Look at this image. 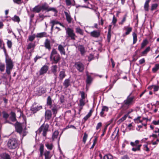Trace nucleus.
Masks as SVG:
<instances>
[{
    "label": "nucleus",
    "instance_id": "obj_28",
    "mask_svg": "<svg viewBox=\"0 0 159 159\" xmlns=\"http://www.w3.org/2000/svg\"><path fill=\"white\" fill-rule=\"evenodd\" d=\"M42 10L41 6L39 5L35 6L33 9L32 11L36 13H39Z\"/></svg>",
    "mask_w": 159,
    "mask_h": 159
},
{
    "label": "nucleus",
    "instance_id": "obj_47",
    "mask_svg": "<svg viewBox=\"0 0 159 159\" xmlns=\"http://www.w3.org/2000/svg\"><path fill=\"white\" fill-rule=\"evenodd\" d=\"M127 16L126 14L124 16L123 18L121 21L119 22V25H122L124 23L125 21L126 20Z\"/></svg>",
    "mask_w": 159,
    "mask_h": 159
},
{
    "label": "nucleus",
    "instance_id": "obj_32",
    "mask_svg": "<svg viewBox=\"0 0 159 159\" xmlns=\"http://www.w3.org/2000/svg\"><path fill=\"white\" fill-rule=\"evenodd\" d=\"M59 133L58 130H56L53 133L52 136V139L53 141H54L55 139L57 138Z\"/></svg>",
    "mask_w": 159,
    "mask_h": 159
},
{
    "label": "nucleus",
    "instance_id": "obj_10",
    "mask_svg": "<svg viewBox=\"0 0 159 159\" xmlns=\"http://www.w3.org/2000/svg\"><path fill=\"white\" fill-rule=\"evenodd\" d=\"M57 65H54L52 66L51 67V71L53 73L54 75L55 76V83H56L57 79Z\"/></svg>",
    "mask_w": 159,
    "mask_h": 159
},
{
    "label": "nucleus",
    "instance_id": "obj_22",
    "mask_svg": "<svg viewBox=\"0 0 159 159\" xmlns=\"http://www.w3.org/2000/svg\"><path fill=\"white\" fill-rule=\"evenodd\" d=\"M58 50L59 51L61 54H63L64 55H65L66 54V52L64 48V47L61 44H60L58 45Z\"/></svg>",
    "mask_w": 159,
    "mask_h": 159
},
{
    "label": "nucleus",
    "instance_id": "obj_16",
    "mask_svg": "<svg viewBox=\"0 0 159 159\" xmlns=\"http://www.w3.org/2000/svg\"><path fill=\"white\" fill-rule=\"evenodd\" d=\"M35 46V43L31 42L27 45V50L30 49V53L34 52V49Z\"/></svg>",
    "mask_w": 159,
    "mask_h": 159
},
{
    "label": "nucleus",
    "instance_id": "obj_49",
    "mask_svg": "<svg viewBox=\"0 0 159 159\" xmlns=\"http://www.w3.org/2000/svg\"><path fill=\"white\" fill-rule=\"evenodd\" d=\"M92 79L91 76L89 75H87V78L86 80V83L88 84H90L92 82Z\"/></svg>",
    "mask_w": 159,
    "mask_h": 159
},
{
    "label": "nucleus",
    "instance_id": "obj_24",
    "mask_svg": "<svg viewBox=\"0 0 159 159\" xmlns=\"http://www.w3.org/2000/svg\"><path fill=\"white\" fill-rule=\"evenodd\" d=\"M44 155L45 157V159H51L52 157L50 151L47 150L45 151L44 153Z\"/></svg>",
    "mask_w": 159,
    "mask_h": 159
},
{
    "label": "nucleus",
    "instance_id": "obj_42",
    "mask_svg": "<svg viewBox=\"0 0 159 159\" xmlns=\"http://www.w3.org/2000/svg\"><path fill=\"white\" fill-rule=\"evenodd\" d=\"M46 92V90L45 88H41L39 91V95H41L42 94Z\"/></svg>",
    "mask_w": 159,
    "mask_h": 159
},
{
    "label": "nucleus",
    "instance_id": "obj_11",
    "mask_svg": "<svg viewBox=\"0 0 159 159\" xmlns=\"http://www.w3.org/2000/svg\"><path fill=\"white\" fill-rule=\"evenodd\" d=\"M48 69V66L45 65L42 66L40 70L39 73L40 75H42L47 73Z\"/></svg>",
    "mask_w": 159,
    "mask_h": 159
},
{
    "label": "nucleus",
    "instance_id": "obj_4",
    "mask_svg": "<svg viewBox=\"0 0 159 159\" xmlns=\"http://www.w3.org/2000/svg\"><path fill=\"white\" fill-rule=\"evenodd\" d=\"M49 125L48 124H43L38 129L37 132L40 133L43 131L42 135L44 137H46L47 135V132L48 131Z\"/></svg>",
    "mask_w": 159,
    "mask_h": 159
},
{
    "label": "nucleus",
    "instance_id": "obj_56",
    "mask_svg": "<svg viewBox=\"0 0 159 159\" xmlns=\"http://www.w3.org/2000/svg\"><path fill=\"white\" fill-rule=\"evenodd\" d=\"M127 116L126 115L124 116L123 117H122L119 120L118 122L120 123H121L123 121L126 120Z\"/></svg>",
    "mask_w": 159,
    "mask_h": 159
},
{
    "label": "nucleus",
    "instance_id": "obj_37",
    "mask_svg": "<svg viewBox=\"0 0 159 159\" xmlns=\"http://www.w3.org/2000/svg\"><path fill=\"white\" fill-rule=\"evenodd\" d=\"M141 146V144H139L137 146L133 147H134L132 148V150L134 152L140 151V147Z\"/></svg>",
    "mask_w": 159,
    "mask_h": 159
},
{
    "label": "nucleus",
    "instance_id": "obj_23",
    "mask_svg": "<svg viewBox=\"0 0 159 159\" xmlns=\"http://www.w3.org/2000/svg\"><path fill=\"white\" fill-rule=\"evenodd\" d=\"M70 80L69 79H66L64 80L63 83V85L64 86V89H66L68 88L70 85Z\"/></svg>",
    "mask_w": 159,
    "mask_h": 159
},
{
    "label": "nucleus",
    "instance_id": "obj_30",
    "mask_svg": "<svg viewBox=\"0 0 159 159\" xmlns=\"http://www.w3.org/2000/svg\"><path fill=\"white\" fill-rule=\"evenodd\" d=\"M39 150L40 151V157H42L44 155V145L43 144H40Z\"/></svg>",
    "mask_w": 159,
    "mask_h": 159
},
{
    "label": "nucleus",
    "instance_id": "obj_52",
    "mask_svg": "<svg viewBox=\"0 0 159 159\" xmlns=\"http://www.w3.org/2000/svg\"><path fill=\"white\" fill-rule=\"evenodd\" d=\"M158 6L157 4H153L152 5L151 10L152 11H153L157 9Z\"/></svg>",
    "mask_w": 159,
    "mask_h": 159
},
{
    "label": "nucleus",
    "instance_id": "obj_2",
    "mask_svg": "<svg viewBox=\"0 0 159 159\" xmlns=\"http://www.w3.org/2000/svg\"><path fill=\"white\" fill-rule=\"evenodd\" d=\"M60 55L55 49L53 48L50 55V61H52V63L57 64L60 61Z\"/></svg>",
    "mask_w": 159,
    "mask_h": 159
},
{
    "label": "nucleus",
    "instance_id": "obj_50",
    "mask_svg": "<svg viewBox=\"0 0 159 159\" xmlns=\"http://www.w3.org/2000/svg\"><path fill=\"white\" fill-rule=\"evenodd\" d=\"M76 32L77 33H79L81 35L83 34V30L80 28H77L76 29Z\"/></svg>",
    "mask_w": 159,
    "mask_h": 159
},
{
    "label": "nucleus",
    "instance_id": "obj_12",
    "mask_svg": "<svg viewBox=\"0 0 159 159\" xmlns=\"http://www.w3.org/2000/svg\"><path fill=\"white\" fill-rule=\"evenodd\" d=\"M44 46L46 49L50 51L51 48V41L48 39H46L44 42Z\"/></svg>",
    "mask_w": 159,
    "mask_h": 159
},
{
    "label": "nucleus",
    "instance_id": "obj_62",
    "mask_svg": "<svg viewBox=\"0 0 159 159\" xmlns=\"http://www.w3.org/2000/svg\"><path fill=\"white\" fill-rule=\"evenodd\" d=\"M117 19L116 18L115 16H114L113 17L112 23V24L113 25H115L116 22H117Z\"/></svg>",
    "mask_w": 159,
    "mask_h": 159
},
{
    "label": "nucleus",
    "instance_id": "obj_46",
    "mask_svg": "<svg viewBox=\"0 0 159 159\" xmlns=\"http://www.w3.org/2000/svg\"><path fill=\"white\" fill-rule=\"evenodd\" d=\"M148 43L147 40L146 39L143 40L141 43V49L143 48Z\"/></svg>",
    "mask_w": 159,
    "mask_h": 159
},
{
    "label": "nucleus",
    "instance_id": "obj_14",
    "mask_svg": "<svg viewBox=\"0 0 159 159\" xmlns=\"http://www.w3.org/2000/svg\"><path fill=\"white\" fill-rule=\"evenodd\" d=\"M17 146V141L15 138L11 139V149L16 148Z\"/></svg>",
    "mask_w": 159,
    "mask_h": 159
},
{
    "label": "nucleus",
    "instance_id": "obj_8",
    "mask_svg": "<svg viewBox=\"0 0 159 159\" xmlns=\"http://www.w3.org/2000/svg\"><path fill=\"white\" fill-rule=\"evenodd\" d=\"M14 126L16 131L20 134H21L22 132L23 128L22 124L16 121V123L13 124Z\"/></svg>",
    "mask_w": 159,
    "mask_h": 159
},
{
    "label": "nucleus",
    "instance_id": "obj_64",
    "mask_svg": "<svg viewBox=\"0 0 159 159\" xmlns=\"http://www.w3.org/2000/svg\"><path fill=\"white\" fill-rule=\"evenodd\" d=\"M14 2L18 4H20L22 3V0H13Z\"/></svg>",
    "mask_w": 159,
    "mask_h": 159
},
{
    "label": "nucleus",
    "instance_id": "obj_7",
    "mask_svg": "<svg viewBox=\"0 0 159 159\" xmlns=\"http://www.w3.org/2000/svg\"><path fill=\"white\" fill-rule=\"evenodd\" d=\"M42 109V106L37 105L36 103L34 102L31 107L30 110L33 113H35Z\"/></svg>",
    "mask_w": 159,
    "mask_h": 159
},
{
    "label": "nucleus",
    "instance_id": "obj_15",
    "mask_svg": "<svg viewBox=\"0 0 159 159\" xmlns=\"http://www.w3.org/2000/svg\"><path fill=\"white\" fill-rule=\"evenodd\" d=\"M42 9L47 11H55L56 9L54 8L49 7L48 6L47 4H44L41 6Z\"/></svg>",
    "mask_w": 159,
    "mask_h": 159
},
{
    "label": "nucleus",
    "instance_id": "obj_53",
    "mask_svg": "<svg viewBox=\"0 0 159 159\" xmlns=\"http://www.w3.org/2000/svg\"><path fill=\"white\" fill-rule=\"evenodd\" d=\"M88 135L86 133L84 134V136L83 138V141L84 144L86 143V141L87 139Z\"/></svg>",
    "mask_w": 159,
    "mask_h": 159
},
{
    "label": "nucleus",
    "instance_id": "obj_45",
    "mask_svg": "<svg viewBox=\"0 0 159 159\" xmlns=\"http://www.w3.org/2000/svg\"><path fill=\"white\" fill-rule=\"evenodd\" d=\"M133 43L134 44L136 42L137 40V35L135 33H133Z\"/></svg>",
    "mask_w": 159,
    "mask_h": 159
},
{
    "label": "nucleus",
    "instance_id": "obj_39",
    "mask_svg": "<svg viewBox=\"0 0 159 159\" xmlns=\"http://www.w3.org/2000/svg\"><path fill=\"white\" fill-rule=\"evenodd\" d=\"M141 118V116H139L137 117L134 119V120L135 123L137 124H139L140 123H142L143 122V120H140V119Z\"/></svg>",
    "mask_w": 159,
    "mask_h": 159
},
{
    "label": "nucleus",
    "instance_id": "obj_38",
    "mask_svg": "<svg viewBox=\"0 0 159 159\" xmlns=\"http://www.w3.org/2000/svg\"><path fill=\"white\" fill-rule=\"evenodd\" d=\"M66 5L67 6H69L72 4L73 5H74L75 4V1L74 0H72L71 2L70 0H66Z\"/></svg>",
    "mask_w": 159,
    "mask_h": 159
},
{
    "label": "nucleus",
    "instance_id": "obj_31",
    "mask_svg": "<svg viewBox=\"0 0 159 159\" xmlns=\"http://www.w3.org/2000/svg\"><path fill=\"white\" fill-rule=\"evenodd\" d=\"M149 89H153L154 92L157 91L159 89V86L158 85H152L148 88Z\"/></svg>",
    "mask_w": 159,
    "mask_h": 159
},
{
    "label": "nucleus",
    "instance_id": "obj_13",
    "mask_svg": "<svg viewBox=\"0 0 159 159\" xmlns=\"http://www.w3.org/2000/svg\"><path fill=\"white\" fill-rule=\"evenodd\" d=\"M52 116V113L51 110H47L45 111V119L46 120H50Z\"/></svg>",
    "mask_w": 159,
    "mask_h": 159
},
{
    "label": "nucleus",
    "instance_id": "obj_48",
    "mask_svg": "<svg viewBox=\"0 0 159 159\" xmlns=\"http://www.w3.org/2000/svg\"><path fill=\"white\" fill-rule=\"evenodd\" d=\"M12 20L14 21H16L19 23L20 21V19L19 16L15 15L14 17L12 18Z\"/></svg>",
    "mask_w": 159,
    "mask_h": 159
},
{
    "label": "nucleus",
    "instance_id": "obj_33",
    "mask_svg": "<svg viewBox=\"0 0 159 159\" xmlns=\"http://www.w3.org/2000/svg\"><path fill=\"white\" fill-rule=\"evenodd\" d=\"M150 47H148L146 49L142 52L141 53V55L142 56H146L148 53L150 51Z\"/></svg>",
    "mask_w": 159,
    "mask_h": 159
},
{
    "label": "nucleus",
    "instance_id": "obj_44",
    "mask_svg": "<svg viewBox=\"0 0 159 159\" xmlns=\"http://www.w3.org/2000/svg\"><path fill=\"white\" fill-rule=\"evenodd\" d=\"M159 69V64H157L155 65L154 67L152 68V71L153 72H156Z\"/></svg>",
    "mask_w": 159,
    "mask_h": 159
},
{
    "label": "nucleus",
    "instance_id": "obj_3",
    "mask_svg": "<svg viewBox=\"0 0 159 159\" xmlns=\"http://www.w3.org/2000/svg\"><path fill=\"white\" fill-rule=\"evenodd\" d=\"M0 48L3 49L4 53L5 54L6 58V63L7 69L6 72L8 74H10V59H7L6 53V50L4 47V45L2 41L0 39Z\"/></svg>",
    "mask_w": 159,
    "mask_h": 159
},
{
    "label": "nucleus",
    "instance_id": "obj_36",
    "mask_svg": "<svg viewBox=\"0 0 159 159\" xmlns=\"http://www.w3.org/2000/svg\"><path fill=\"white\" fill-rule=\"evenodd\" d=\"M150 0H147L146 1L144 5V10L146 11H148L149 10V3Z\"/></svg>",
    "mask_w": 159,
    "mask_h": 159
},
{
    "label": "nucleus",
    "instance_id": "obj_5",
    "mask_svg": "<svg viewBox=\"0 0 159 159\" xmlns=\"http://www.w3.org/2000/svg\"><path fill=\"white\" fill-rule=\"evenodd\" d=\"M66 34L67 35V37L70 38L72 40H75L76 37L74 30L72 29L68 28L66 29Z\"/></svg>",
    "mask_w": 159,
    "mask_h": 159
},
{
    "label": "nucleus",
    "instance_id": "obj_25",
    "mask_svg": "<svg viewBox=\"0 0 159 159\" xmlns=\"http://www.w3.org/2000/svg\"><path fill=\"white\" fill-rule=\"evenodd\" d=\"M64 13L66 16L67 21L68 23H70L71 22L72 18L71 17L70 15L66 11L64 12Z\"/></svg>",
    "mask_w": 159,
    "mask_h": 159
},
{
    "label": "nucleus",
    "instance_id": "obj_21",
    "mask_svg": "<svg viewBox=\"0 0 159 159\" xmlns=\"http://www.w3.org/2000/svg\"><path fill=\"white\" fill-rule=\"evenodd\" d=\"M66 76L65 71L64 70L60 71L59 75V78L60 80H62Z\"/></svg>",
    "mask_w": 159,
    "mask_h": 159
},
{
    "label": "nucleus",
    "instance_id": "obj_60",
    "mask_svg": "<svg viewBox=\"0 0 159 159\" xmlns=\"http://www.w3.org/2000/svg\"><path fill=\"white\" fill-rule=\"evenodd\" d=\"M5 70V65L2 63H0V70L1 71H3Z\"/></svg>",
    "mask_w": 159,
    "mask_h": 159
},
{
    "label": "nucleus",
    "instance_id": "obj_19",
    "mask_svg": "<svg viewBox=\"0 0 159 159\" xmlns=\"http://www.w3.org/2000/svg\"><path fill=\"white\" fill-rule=\"evenodd\" d=\"M119 129L117 128H116L115 129L111 136V138L113 139H114L116 137L118 138L119 137Z\"/></svg>",
    "mask_w": 159,
    "mask_h": 159
},
{
    "label": "nucleus",
    "instance_id": "obj_58",
    "mask_svg": "<svg viewBox=\"0 0 159 159\" xmlns=\"http://www.w3.org/2000/svg\"><path fill=\"white\" fill-rule=\"evenodd\" d=\"M111 32L108 31L107 35V40L108 42H109L110 41L111 34Z\"/></svg>",
    "mask_w": 159,
    "mask_h": 159
},
{
    "label": "nucleus",
    "instance_id": "obj_9",
    "mask_svg": "<svg viewBox=\"0 0 159 159\" xmlns=\"http://www.w3.org/2000/svg\"><path fill=\"white\" fill-rule=\"evenodd\" d=\"M109 110V108L106 106H103L102 107L101 111L100 113V115L102 117L106 116L107 114V112Z\"/></svg>",
    "mask_w": 159,
    "mask_h": 159
},
{
    "label": "nucleus",
    "instance_id": "obj_51",
    "mask_svg": "<svg viewBox=\"0 0 159 159\" xmlns=\"http://www.w3.org/2000/svg\"><path fill=\"white\" fill-rule=\"evenodd\" d=\"M139 141L138 140H136L134 142H131L130 143V145L133 147L136 146L138 145H137L139 144Z\"/></svg>",
    "mask_w": 159,
    "mask_h": 159
},
{
    "label": "nucleus",
    "instance_id": "obj_20",
    "mask_svg": "<svg viewBox=\"0 0 159 159\" xmlns=\"http://www.w3.org/2000/svg\"><path fill=\"white\" fill-rule=\"evenodd\" d=\"M77 48H78L79 51L80 52L81 54L82 55H83L86 52L84 46L82 45H79L77 46Z\"/></svg>",
    "mask_w": 159,
    "mask_h": 159
},
{
    "label": "nucleus",
    "instance_id": "obj_40",
    "mask_svg": "<svg viewBox=\"0 0 159 159\" xmlns=\"http://www.w3.org/2000/svg\"><path fill=\"white\" fill-rule=\"evenodd\" d=\"M1 156L3 159H10L9 155L6 153L1 154Z\"/></svg>",
    "mask_w": 159,
    "mask_h": 159
},
{
    "label": "nucleus",
    "instance_id": "obj_61",
    "mask_svg": "<svg viewBox=\"0 0 159 159\" xmlns=\"http://www.w3.org/2000/svg\"><path fill=\"white\" fill-rule=\"evenodd\" d=\"M50 23L51 24H52L54 25H55L58 24V23H59V22L57 20H51L50 22Z\"/></svg>",
    "mask_w": 159,
    "mask_h": 159
},
{
    "label": "nucleus",
    "instance_id": "obj_1",
    "mask_svg": "<svg viewBox=\"0 0 159 159\" xmlns=\"http://www.w3.org/2000/svg\"><path fill=\"white\" fill-rule=\"evenodd\" d=\"M131 94V93L129 94L122 103L121 107L123 109L125 110L128 109L130 106L134 103V97L130 96Z\"/></svg>",
    "mask_w": 159,
    "mask_h": 159
},
{
    "label": "nucleus",
    "instance_id": "obj_57",
    "mask_svg": "<svg viewBox=\"0 0 159 159\" xmlns=\"http://www.w3.org/2000/svg\"><path fill=\"white\" fill-rule=\"evenodd\" d=\"M35 38V35L34 34L32 35H30L29 37L28 40L30 41H33Z\"/></svg>",
    "mask_w": 159,
    "mask_h": 159
},
{
    "label": "nucleus",
    "instance_id": "obj_34",
    "mask_svg": "<svg viewBox=\"0 0 159 159\" xmlns=\"http://www.w3.org/2000/svg\"><path fill=\"white\" fill-rule=\"evenodd\" d=\"M103 159H116V157H113L110 154L105 155L103 157Z\"/></svg>",
    "mask_w": 159,
    "mask_h": 159
},
{
    "label": "nucleus",
    "instance_id": "obj_29",
    "mask_svg": "<svg viewBox=\"0 0 159 159\" xmlns=\"http://www.w3.org/2000/svg\"><path fill=\"white\" fill-rule=\"evenodd\" d=\"M47 34L45 32L38 33L37 34L36 37L38 38H42L43 37H46Z\"/></svg>",
    "mask_w": 159,
    "mask_h": 159
},
{
    "label": "nucleus",
    "instance_id": "obj_55",
    "mask_svg": "<svg viewBox=\"0 0 159 159\" xmlns=\"http://www.w3.org/2000/svg\"><path fill=\"white\" fill-rule=\"evenodd\" d=\"M80 106L81 107L83 106L85 104V99H84L81 98L80 100Z\"/></svg>",
    "mask_w": 159,
    "mask_h": 159
},
{
    "label": "nucleus",
    "instance_id": "obj_59",
    "mask_svg": "<svg viewBox=\"0 0 159 159\" xmlns=\"http://www.w3.org/2000/svg\"><path fill=\"white\" fill-rule=\"evenodd\" d=\"M80 93L81 94V98L84 99L85 96H86V95L85 94L84 92V91H80Z\"/></svg>",
    "mask_w": 159,
    "mask_h": 159
},
{
    "label": "nucleus",
    "instance_id": "obj_17",
    "mask_svg": "<svg viewBox=\"0 0 159 159\" xmlns=\"http://www.w3.org/2000/svg\"><path fill=\"white\" fill-rule=\"evenodd\" d=\"M90 35L92 37L98 38L100 35V32L99 31L93 30L90 33Z\"/></svg>",
    "mask_w": 159,
    "mask_h": 159
},
{
    "label": "nucleus",
    "instance_id": "obj_43",
    "mask_svg": "<svg viewBox=\"0 0 159 159\" xmlns=\"http://www.w3.org/2000/svg\"><path fill=\"white\" fill-rule=\"evenodd\" d=\"M124 28L126 30V31L125 33V34L126 35L129 34L132 30V28L130 27H125Z\"/></svg>",
    "mask_w": 159,
    "mask_h": 159
},
{
    "label": "nucleus",
    "instance_id": "obj_41",
    "mask_svg": "<svg viewBox=\"0 0 159 159\" xmlns=\"http://www.w3.org/2000/svg\"><path fill=\"white\" fill-rule=\"evenodd\" d=\"M47 105L48 106H51L52 105V100L50 96L48 97L47 99Z\"/></svg>",
    "mask_w": 159,
    "mask_h": 159
},
{
    "label": "nucleus",
    "instance_id": "obj_6",
    "mask_svg": "<svg viewBox=\"0 0 159 159\" xmlns=\"http://www.w3.org/2000/svg\"><path fill=\"white\" fill-rule=\"evenodd\" d=\"M74 66L80 72H82L84 70L85 66L83 63L80 61L75 62Z\"/></svg>",
    "mask_w": 159,
    "mask_h": 159
},
{
    "label": "nucleus",
    "instance_id": "obj_54",
    "mask_svg": "<svg viewBox=\"0 0 159 159\" xmlns=\"http://www.w3.org/2000/svg\"><path fill=\"white\" fill-rule=\"evenodd\" d=\"M3 114V117L5 119H7L9 116V115L5 111H3L2 112Z\"/></svg>",
    "mask_w": 159,
    "mask_h": 159
},
{
    "label": "nucleus",
    "instance_id": "obj_27",
    "mask_svg": "<svg viewBox=\"0 0 159 159\" xmlns=\"http://www.w3.org/2000/svg\"><path fill=\"white\" fill-rule=\"evenodd\" d=\"M11 121L12 122H16V116L15 113L14 112H11Z\"/></svg>",
    "mask_w": 159,
    "mask_h": 159
},
{
    "label": "nucleus",
    "instance_id": "obj_63",
    "mask_svg": "<svg viewBox=\"0 0 159 159\" xmlns=\"http://www.w3.org/2000/svg\"><path fill=\"white\" fill-rule=\"evenodd\" d=\"M102 124L101 122L98 123L97 124V125L96 126V129L97 130H98L102 126Z\"/></svg>",
    "mask_w": 159,
    "mask_h": 159
},
{
    "label": "nucleus",
    "instance_id": "obj_26",
    "mask_svg": "<svg viewBox=\"0 0 159 159\" xmlns=\"http://www.w3.org/2000/svg\"><path fill=\"white\" fill-rule=\"evenodd\" d=\"M93 112L92 109H91L88 114L83 118V121H84V122L86 121L92 115Z\"/></svg>",
    "mask_w": 159,
    "mask_h": 159
},
{
    "label": "nucleus",
    "instance_id": "obj_35",
    "mask_svg": "<svg viewBox=\"0 0 159 159\" xmlns=\"http://www.w3.org/2000/svg\"><path fill=\"white\" fill-rule=\"evenodd\" d=\"M45 146L49 150H52L53 148V145L52 143H49L48 142H47L45 144Z\"/></svg>",
    "mask_w": 159,
    "mask_h": 159
},
{
    "label": "nucleus",
    "instance_id": "obj_18",
    "mask_svg": "<svg viewBox=\"0 0 159 159\" xmlns=\"http://www.w3.org/2000/svg\"><path fill=\"white\" fill-rule=\"evenodd\" d=\"M50 108L51 109L53 114L55 116L57 113L58 110V106L56 104H53L50 107Z\"/></svg>",
    "mask_w": 159,
    "mask_h": 159
}]
</instances>
